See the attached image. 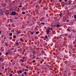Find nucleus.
Listing matches in <instances>:
<instances>
[{"label": "nucleus", "mask_w": 76, "mask_h": 76, "mask_svg": "<svg viewBox=\"0 0 76 76\" xmlns=\"http://www.w3.org/2000/svg\"><path fill=\"white\" fill-rule=\"evenodd\" d=\"M72 18H73V16H72Z\"/></svg>", "instance_id": "obj_59"}, {"label": "nucleus", "mask_w": 76, "mask_h": 76, "mask_svg": "<svg viewBox=\"0 0 76 76\" xmlns=\"http://www.w3.org/2000/svg\"><path fill=\"white\" fill-rule=\"evenodd\" d=\"M21 66H23V64H21Z\"/></svg>", "instance_id": "obj_34"}, {"label": "nucleus", "mask_w": 76, "mask_h": 76, "mask_svg": "<svg viewBox=\"0 0 76 76\" xmlns=\"http://www.w3.org/2000/svg\"><path fill=\"white\" fill-rule=\"evenodd\" d=\"M25 58H26V57L25 56H23L22 58V59H23V60H24V59H25Z\"/></svg>", "instance_id": "obj_12"}, {"label": "nucleus", "mask_w": 76, "mask_h": 76, "mask_svg": "<svg viewBox=\"0 0 76 76\" xmlns=\"http://www.w3.org/2000/svg\"><path fill=\"white\" fill-rule=\"evenodd\" d=\"M1 38H3V37H4L2 35V36H1Z\"/></svg>", "instance_id": "obj_42"}, {"label": "nucleus", "mask_w": 76, "mask_h": 76, "mask_svg": "<svg viewBox=\"0 0 76 76\" xmlns=\"http://www.w3.org/2000/svg\"><path fill=\"white\" fill-rule=\"evenodd\" d=\"M6 15H9V13H6Z\"/></svg>", "instance_id": "obj_41"}, {"label": "nucleus", "mask_w": 76, "mask_h": 76, "mask_svg": "<svg viewBox=\"0 0 76 76\" xmlns=\"http://www.w3.org/2000/svg\"><path fill=\"white\" fill-rule=\"evenodd\" d=\"M35 38L36 39H38V37H35Z\"/></svg>", "instance_id": "obj_11"}, {"label": "nucleus", "mask_w": 76, "mask_h": 76, "mask_svg": "<svg viewBox=\"0 0 76 76\" xmlns=\"http://www.w3.org/2000/svg\"><path fill=\"white\" fill-rule=\"evenodd\" d=\"M37 73L39 74V72H37Z\"/></svg>", "instance_id": "obj_49"}, {"label": "nucleus", "mask_w": 76, "mask_h": 76, "mask_svg": "<svg viewBox=\"0 0 76 76\" xmlns=\"http://www.w3.org/2000/svg\"><path fill=\"white\" fill-rule=\"evenodd\" d=\"M21 61H22V63H23V62H24L23 61V60H22V59H21Z\"/></svg>", "instance_id": "obj_37"}, {"label": "nucleus", "mask_w": 76, "mask_h": 76, "mask_svg": "<svg viewBox=\"0 0 76 76\" xmlns=\"http://www.w3.org/2000/svg\"><path fill=\"white\" fill-rule=\"evenodd\" d=\"M12 75H13V74H10V76H12Z\"/></svg>", "instance_id": "obj_25"}, {"label": "nucleus", "mask_w": 76, "mask_h": 76, "mask_svg": "<svg viewBox=\"0 0 76 76\" xmlns=\"http://www.w3.org/2000/svg\"><path fill=\"white\" fill-rule=\"evenodd\" d=\"M51 28H49L48 29H49V30H50V29H51Z\"/></svg>", "instance_id": "obj_39"}, {"label": "nucleus", "mask_w": 76, "mask_h": 76, "mask_svg": "<svg viewBox=\"0 0 76 76\" xmlns=\"http://www.w3.org/2000/svg\"><path fill=\"white\" fill-rule=\"evenodd\" d=\"M60 2H61L62 1L61 0H59Z\"/></svg>", "instance_id": "obj_40"}, {"label": "nucleus", "mask_w": 76, "mask_h": 76, "mask_svg": "<svg viewBox=\"0 0 76 76\" xmlns=\"http://www.w3.org/2000/svg\"><path fill=\"white\" fill-rule=\"evenodd\" d=\"M3 51H4V49H3Z\"/></svg>", "instance_id": "obj_58"}, {"label": "nucleus", "mask_w": 76, "mask_h": 76, "mask_svg": "<svg viewBox=\"0 0 76 76\" xmlns=\"http://www.w3.org/2000/svg\"><path fill=\"white\" fill-rule=\"evenodd\" d=\"M4 67L3 66H2V69H4Z\"/></svg>", "instance_id": "obj_38"}, {"label": "nucleus", "mask_w": 76, "mask_h": 76, "mask_svg": "<svg viewBox=\"0 0 76 76\" xmlns=\"http://www.w3.org/2000/svg\"><path fill=\"white\" fill-rule=\"evenodd\" d=\"M54 26H55V25H54Z\"/></svg>", "instance_id": "obj_63"}, {"label": "nucleus", "mask_w": 76, "mask_h": 76, "mask_svg": "<svg viewBox=\"0 0 76 76\" xmlns=\"http://www.w3.org/2000/svg\"><path fill=\"white\" fill-rule=\"evenodd\" d=\"M33 54H34V55H35V51H33Z\"/></svg>", "instance_id": "obj_23"}, {"label": "nucleus", "mask_w": 76, "mask_h": 76, "mask_svg": "<svg viewBox=\"0 0 76 76\" xmlns=\"http://www.w3.org/2000/svg\"><path fill=\"white\" fill-rule=\"evenodd\" d=\"M37 69H38V68H37Z\"/></svg>", "instance_id": "obj_60"}, {"label": "nucleus", "mask_w": 76, "mask_h": 76, "mask_svg": "<svg viewBox=\"0 0 76 76\" xmlns=\"http://www.w3.org/2000/svg\"><path fill=\"white\" fill-rule=\"evenodd\" d=\"M64 4L65 5H67V4H66V3H64Z\"/></svg>", "instance_id": "obj_29"}, {"label": "nucleus", "mask_w": 76, "mask_h": 76, "mask_svg": "<svg viewBox=\"0 0 76 76\" xmlns=\"http://www.w3.org/2000/svg\"><path fill=\"white\" fill-rule=\"evenodd\" d=\"M56 27H59L60 26V25L59 24H57V25H56Z\"/></svg>", "instance_id": "obj_7"}, {"label": "nucleus", "mask_w": 76, "mask_h": 76, "mask_svg": "<svg viewBox=\"0 0 76 76\" xmlns=\"http://www.w3.org/2000/svg\"><path fill=\"white\" fill-rule=\"evenodd\" d=\"M22 76H24V75L22 74Z\"/></svg>", "instance_id": "obj_54"}, {"label": "nucleus", "mask_w": 76, "mask_h": 76, "mask_svg": "<svg viewBox=\"0 0 76 76\" xmlns=\"http://www.w3.org/2000/svg\"><path fill=\"white\" fill-rule=\"evenodd\" d=\"M10 20L11 22H12V20H11V19H10Z\"/></svg>", "instance_id": "obj_45"}, {"label": "nucleus", "mask_w": 76, "mask_h": 76, "mask_svg": "<svg viewBox=\"0 0 76 76\" xmlns=\"http://www.w3.org/2000/svg\"><path fill=\"white\" fill-rule=\"evenodd\" d=\"M45 38H46V39H47V38H48V37H47V36H45Z\"/></svg>", "instance_id": "obj_22"}, {"label": "nucleus", "mask_w": 76, "mask_h": 76, "mask_svg": "<svg viewBox=\"0 0 76 76\" xmlns=\"http://www.w3.org/2000/svg\"><path fill=\"white\" fill-rule=\"evenodd\" d=\"M1 73H0V75H1Z\"/></svg>", "instance_id": "obj_62"}, {"label": "nucleus", "mask_w": 76, "mask_h": 76, "mask_svg": "<svg viewBox=\"0 0 76 76\" xmlns=\"http://www.w3.org/2000/svg\"><path fill=\"white\" fill-rule=\"evenodd\" d=\"M35 58V57H33V59H34V58Z\"/></svg>", "instance_id": "obj_46"}, {"label": "nucleus", "mask_w": 76, "mask_h": 76, "mask_svg": "<svg viewBox=\"0 0 76 76\" xmlns=\"http://www.w3.org/2000/svg\"><path fill=\"white\" fill-rule=\"evenodd\" d=\"M36 34H39V31H37L36 32Z\"/></svg>", "instance_id": "obj_17"}, {"label": "nucleus", "mask_w": 76, "mask_h": 76, "mask_svg": "<svg viewBox=\"0 0 76 76\" xmlns=\"http://www.w3.org/2000/svg\"><path fill=\"white\" fill-rule=\"evenodd\" d=\"M1 53H0V56H1Z\"/></svg>", "instance_id": "obj_53"}, {"label": "nucleus", "mask_w": 76, "mask_h": 76, "mask_svg": "<svg viewBox=\"0 0 76 76\" xmlns=\"http://www.w3.org/2000/svg\"><path fill=\"white\" fill-rule=\"evenodd\" d=\"M38 70H39V69H38Z\"/></svg>", "instance_id": "obj_64"}, {"label": "nucleus", "mask_w": 76, "mask_h": 76, "mask_svg": "<svg viewBox=\"0 0 76 76\" xmlns=\"http://www.w3.org/2000/svg\"><path fill=\"white\" fill-rule=\"evenodd\" d=\"M41 53L42 54V55H43L44 54V53H45V52L44 51H41Z\"/></svg>", "instance_id": "obj_3"}, {"label": "nucleus", "mask_w": 76, "mask_h": 76, "mask_svg": "<svg viewBox=\"0 0 76 76\" xmlns=\"http://www.w3.org/2000/svg\"><path fill=\"white\" fill-rule=\"evenodd\" d=\"M9 52H8L6 53L5 55H6V56H7V55H8H8H9Z\"/></svg>", "instance_id": "obj_4"}, {"label": "nucleus", "mask_w": 76, "mask_h": 76, "mask_svg": "<svg viewBox=\"0 0 76 76\" xmlns=\"http://www.w3.org/2000/svg\"><path fill=\"white\" fill-rule=\"evenodd\" d=\"M67 30L69 32H70L71 31V30L69 29V28H67Z\"/></svg>", "instance_id": "obj_5"}, {"label": "nucleus", "mask_w": 76, "mask_h": 76, "mask_svg": "<svg viewBox=\"0 0 76 76\" xmlns=\"http://www.w3.org/2000/svg\"><path fill=\"white\" fill-rule=\"evenodd\" d=\"M6 39V37H5L4 38V39Z\"/></svg>", "instance_id": "obj_33"}, {"label": "nucleus", "mask_w": 76, "mask_h": 76, "mask_svg": "<svg viewBox=\"0 0 76 76\" xmlns=\"http://www.w3.org/2000/svg\"><path fill=\"white\" fill-rule=\"evenodd\" d=\"M62 14H63L62 13H61L59 15H60V17H61V16H62Z\"/></svg>", "instance_id": "obj_14"}, {"label": "nucleus", "mask_w": 76, "mask_h": 76, "mask_svg": "<svg viewBox=\"0 0 76 76\" xmlns=\"http://www.w3.org/2000/svg\"><path fill=\"white\" fill-rule=\"evenodd\" d=\"M74 18L75 19H76V15H74Z\"/></svg>", "instance_id": "obj_16"}, {"label": "nucleus", "mask_w": 76, "mask_h": 76, "mask_svg": "<svg viewBox=\"0 0 76 76\" xmlns=\"http://www.w3.org/2000/svg\"><path fill=\"white\" fill-rule=\"evenodd\" d=\"M4 41L3 42H2V43H3V44H4Z\"/></svg>", "instance_id": "obj_55"}, {"label": "nucleus", "mask_w": 76, "mask_h": 76, "mask_svg": "<svg viewBox=\"0 0 76 76\" xmlns=\"http://www.w3.org/2000/svg\"><path fill=\"white\" fill-rule=\"evenodd\" d=\"M18 45H19V44H18V43H17L16 44V45H17V46H18Z\"/></svg>", "instance_id": "obj_27"}, {"label": "nucleus", "mask_w": 76, "mask_h": 76, "mask_svg": "<svg viewBox=\"0 0 76 76\" xmlns=\"http://www.w3.org/2000/svg\"><path fill=\"white\" fill-rule=\"evenodd\" d=\"M51 29V31H52V30H53V29H52V28H50Z\"/></svg>", "instance_id": "obj_52"}, {"label": "nucleus", "mask_w": 76, "mask_h": 76, "mask_svg": "<svg viewBox=\"0 0 76 76\" xmlns=\"http://www.w3.org/2000/svg\"><path fill=\"white\" fill-rule=\"evenodd\" d=\"M5 45L6 46V47H7L8 46V44H7V43H6L5 44Z\"/></svg>", "instance_id": "obj_10"}, {"label": "nucleus", "mask_w": 76, "mask_h": 76, "mask_svg": "<svg viewBox=\"0 0 76 76\" xmlns=\"http://www.w3.org/2000/svg\"><path fill=\"white\" fill-rule=\"evenodd\" d=\"M13 38H16V36H13Z\"/></svg>", "instance_id": "obj_21"}, {"label": "nucleus", "mask_w": 76, "mask_h": 76, "mask_svg": "<svg viewBox=\"0 0 76 76\" xmlns=\"http://www.w3.org/2000/svg\"><path fill=\"white\" fill-rule=\"evenodd\" d=\"M26 74H27L26 72H24V75H26Z\"/></svg>", "instance_id": "obj_28"}, {"label": "nucleus", "mask_w": 76, "mask_h": 76, "mask_svg": "<svg viewBox=\"0 0 76 76\" xmlns=\"http://www.w3.org/2000/svg\"><path fill=\"white\" fill-rule=\"evenodd\" d=\"M9 35L10 36H12V33H10L9 34Z\"/></svg>", "instance_id": "obj_6"}, {"label": "nucleus", "mask_w": 76, "mask_h": 76, "mask_svg": "<svg viewBox=\"0 0 76 76\" xmlns=\"http://www.w3.org/2000/svg\"><path fill=\"white\" fill-rule=\"evenodd\" d=\"M50 60H51V61L53 60V59H50Z\"/></svg>", "instance_id": "obj_47"}, {"label": "nucleus", "mask_w": 76, "mask_h": 76, "mask_svg": "<svg viewBox=\"0 0 76 76\" xmlns=\"http://www.w3.org/2000/svg\"><path fill=\"white\" fill-rule=\"evenodd\" d=\"M20 41H21L22 42V41H23V39H20Z\"/></svg>", "instance_id": "obj_26"}, {"label": "nucleus", "mask_w": 76, "mask_h": 76, "mask_svg": "<svg viewBox=\"0 0 76 76\" xmlns=\"http://www.w3.org/2000/svg\"><path fill=\"white\" fill-rule=\"evenodd\" d=\"M22 14H23V15H25V12H22Z\"/></svg>", "instance_id": "obj_15"}, {"label": "nucleus", "mask_w": 76, "mask_h": 76, "mask_svg": "<svg viewBox=\"0 0 76 76\" xmlns=\"http://www.w3.org/2000/svg\"><path fill=\"white\" fill-rule=\"evenodd\" d=\"M9 39H10V40H12V37H10L9 38Z\"/></svg>", "instance_id": "obj_8"}, {"label": "nucleus", "mask_w": 76, "mask_h": 76, "mask_svg": "<svg viewBox=\"0 0 76 76\" xmlns=\"http://www.w3.org/2000/svg\"><path fill=\"white\" fill-rule=\"evenodd\" d=\"M1 60H2V58H0V61H1Z\"/></svg>", "instance_id": "obj_48"}, {"label": "nucleus", "mask_w": 76, "mask_h": 76, "mask_svg": "<svg viewBox=\"0 0 76 76\" xmlns=\"http://www.w3.org/2000/svg\"><path fill=\"white\" fill-rule=\"evenodd\" d=\"M20 72H18V74H19H19H20V73H19Z\"/></svg>", "instance_id": "obj_50"}, {"label": "nucleus", "mask_w": 76, "mask_h": 76, "mask_svg": "<svg viewBox=\"0 0 76 76\" xmlns=\"http://www.w3.org/2000/svg\"><path fill=\"white\" fill-rule=\"evenodd\" d=\"M33 63H35V60H34L33 61Z\"/></svg>", "instance_id": "obj_35"}, {"label": "nucleus", "mask_w": 76, "mask_h": 76, "mask_svg": "<svg viewBox=\"0 0 76 76\" xmlns=\"http://www.w3.org/2000/svg\"><path fill=\"white\" fill-rule=\"evenodd\" d=\"M49 32H50V30L48 29L46 31V33L47 34H49Z\"/></svg>", "instance_id": "obj_2"}, {"label": "nucleus", "mask_w": 76, "mask_h": 76, "mask_svg": "<svg viewBox=\"0 0 76 76\" xmlns=\"http://www.w3.org/2000/svg\"><path fill=\"white\" fill-rule=\"evenodd\" d=\"M20 34V31H18L17 33V34L18 35V34Z\"/></svg>", "instance_id": "obj_9"}, {"label": "nucleus", "mask_w": 76, "mask_h": 76, "mask_svg": "<svg viewBox=\"0 0 76 76\" xmlns=\"http://www.w3.org/2000/svg\"><path fill=\"white\" fill-rule=\"evenodd\" d=\"M41 24L42 25H45V23H41Z\"/></svg>", "instance_id": "obj_20"}, {"label": "nucleus", "mask_w": 76, "mask_h": 76, "mask_svg": "<svg viewBox=\"0 0 76 76\" xmlns=\"http://www.w3.org/2000/svg\"><path fill=\"white\" fill-rule=\"evenodd\" d=\"M10 15L12 16V15H16V12L15 11H13Z\"/></svg>", "instance_id": "obj_1"}, {"label": "nucleus", "mask_w": 76, "mask_h": 76, "mask_svg": "<svg viewBox=\"0 0 76 76\" xmlns=\"http://www.w3.org/2000/svg\"><path fill=\"white\" fill-rule=\"evenodd\" d=\"M11 31V32H14V31H15V30H12Z\"/></svg>", "instance_id": "obj_30"}, {"label": "nucleus", "mask_w": 76, "mask_h": 76, "mask_svg": "<svg viewBox=\"0 0 76 76\" xmlns=\"http://www.w3.org/2000/svg\"><path fill=\"white\" fill-rule=\"evenodd\" d=\"M3 65H1V66H4V63H3Z\"/></svg>", "instance_id": "obj_44"}, {"label": "nucleus", "mask_w": 76, "mask_h": 76, "mask_svg": "<svg viewBox=\"0 0 76 76\" xmlns=\"http://www.w3.org/2000/svg\"><path fill=\"white\" fill-rule=\"evenodd\" d=\"M22 4H21V5H19V7H22Z\"/></svg>", "instance_id": "obj_19"}, {"label": "nucleus", "mask_w": 76, "mask_h": 76, "mask_svg": "<svg viewBox=\"0 0 76 76\" xmlns=\"http://www.w3.org/2000/svg\"><path fill=\"white\" fill-rule=\"evenodd\" d=\"M37 66H39V64H37Z\"/></svg>", "instance_id": "obj_43"}, {"label": "nucleus", "mask_w": 76, "mask_h": 76, "mask_svg": "<svg viewBox=\"0 0 76 76\" xmlns=\"http://www.w3.org/2000/svg\"><path fill=\"white\" fill-rule=\"evenodd\" d=\"M65 5L64 4H62V7H64V6Z\"/></svg>", "instance_id": "obj_18"}, {"label": "nucleus", "mask_w": 76, "mask_h": 76, "mask_svg": "<svg viewBox=\"0 0 76 76\" xmlns=\"http://www.w3.org/2000/svg\"><path fill=\"white\" fill-rule=\"evenodd\" d=\"M67 1H68L67 0H65V2H67Z\"/></svg>", "instance_id": "obj_36"}, {"label": "nucleus", "mask_w": 76, "mask_h": 76, "mask_svg": "<svg viewBox=\"0 0 76 76\" xmlns=\"http://www.w3.org/2000/svg\"><path fill=\"white\" fill-rule=\"evenodd\" d=\"M65 72H66V71H65Z\"/></svg>", "instance_id": "obj_61"}, {"label": "nucleus", "mask_w": 76, "mask_h": 76, "mask_svg": "<svg viewBox=\"0 0 76 76\" xmlns=\"http://www.w3.org/2000/svg\"><path fill=\"white\" fill-rule=\"evenodd\" d=\"M30 32L31 33V34H34V32H31V31H30Z\"/></svg>", "instance_id": "obj_24"}, {"label": "nucleus", "mask_w": 76, "mask_h": 76, "mask_svg": "<svg viewBox=\"0 0 76 76\" xmlns=\"http://www.w3.org/2000/svg\"><path fill=\"white\" fill-rule=\"evenodd\" d=\"M62 36H63V35H61V36H60V38H62V37H62Z\"/></svg>", "instance_id": "obj_31"}, {"label": "nucleus", "mask_w": 76, "mask_h": 76, "mask_svg": "<svg viewBox=\"0 0 76 76\" xmlns=\"http://www.w3.org/2000/svg\"><path fill=\"white\" fill-rule=\"evenodd\" d=\"M26 68H27V69H28V66H27Z\"/></svg>", "instance_id": "obj_51"}, {"label": "nucleus", "mask_w": 76, "mask_h": 76, "mask_svg": "<svg viewBox=\"0 0 76 76\" xmlns=\"http://www.w3.org/2000/svg\"><path fill=\"white\" fill-rule=\"evenodd\" d=\"M69 20H67L66 21V22H69Z\"/></svg>", "instance_id": "obj_32"}, {"label": "nucleus", "mask_w": 76, "mask_h": 76, "mask_svg": "<svg viewBox=\"0 0 76 76\" xmlns=\"http://www.w3.org/2000/svg\"><path fill=\"white\" fill-rule=\"evenodd\" d=\"M1 31H0V34H1Z\"/></svg>", "instance_id": "obj_56"}, {"label": "nucleus", "mask_w": 76, "mask_h": 76, "mask_svg": "<svg viewBox=\"0 0 76 76\" xmlns=\"http://www.w3.org/2000/svg\"><path fill=\"white\" fill-rule=\"evenodd\" d=\"M19 72L20 73H22V70H20Z\"/></svg>", "instance_id": "obj_13"}, {"label": "nucleus", "mask_w": 76, "mask_h": 76, "mask_svg": "<svg viewBox=\"0 0 76 76\" xmlns=\"http://www.w3.org/2000/svg\"><path fill=\"white\" fill-rule=\"evenodd\" d=\"M1 76H4V75H2Z\"/></svg>", "instance_id": "obj_57"}]
</instances>
